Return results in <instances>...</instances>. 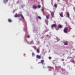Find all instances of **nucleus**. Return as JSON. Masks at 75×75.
<instances>
[{
  "label": "nucleus",
  "mask_w": 75,
  "mask_h": 75,
  "mask_svg": "<svg viewBox=\"0 0 75 75\" xmlns=\"http://www.w3.org/2000/svg\"><path fill=\"white\" fill-rule=\"evenodd\" d=\"M20 16L24 20V18L23 16V15H21L20 14H16L14 16V17H19Z\"/></svg>",
  "instance_id": "f257e3e1"
},
{
  "label": "nucleus",
  "mask_w": 75,
  "mask_h": 75,
  "mask_svg": "<svg viewBox=\"0 0 75 75\" xmlns=\"http://www.w3.org/2000/svg\"><path fill=\"white\" fill-rule=\"evenodd\" d=\"M37 52H38V53H40V50H39V49H37Z\"/></svg>",
  "instance_id": "f8f14e48"
},
{
  "label": "nucleus",
  "mask_w": 75,
  "mask_h": 75,
  "mask_svg": "<svg viewBox=\"0 0 75 75\" xmlns=\"http://www.w3.org/2000/svg\"><path fill=\"white\" fill-rule=\"evenodd\" d=\"M3 1L4 3H6V2H5V0H4Z\"/></svg>",
  "instance_id": "5701e85b"
},
{
  "label": "nucleus",
  "mask_w": 75,
  "mask_h": 75,
  "mask_svg": "<svg viewBox=\"0 0 75 75\" xmlns=\"http://www.w3.org/2000/svg\"><path fill=\"white\" fill-rule=\"evenodd\" d=\"M41 1H43V0H41Z\"/></svg>",
  "instance_id": "a878e982"
},
{
  "label": "nucleus",
  "mask_w": 75,
  "mask_h": 75,
  "mask_svg": "<svg viewBox=\"0 0 75 75\" xmlns=\"http://www.w3.org/2000/svg\"><path fill=\"white\" fill-rule=\"evenodd\" d=\"M41 7V5H39L38 6V8H40Z\"/></svg>",
  "instance_id": "a211bd4d"
},
{
  "label": "nucleus",
  "mask_w": 75,
  "mask_h": 75,
  "mask_svg": "<svg viewBox=\"0 0 75 75\" xmlns=\"http://www.w3.org/2000/svg\"><path fill=\"white\" fill-rule=\"evenodd\" d=\"M64 45H68V43H64Z\"/></svg>",
  "instance_id": "f3484780"
},
{
  "label": "nucleus",
  "mask_w": 75,
  "mask_h": 75,
  "mask_svg": "<svg viewBox=\"0 0 75 75\" xmlns=\"http://www.w3.org/2000/svg\"><path fill=\"white\" fill-rule=\"evenodd\" d=\"M44 11V9H42V11Z\"/></svg>",
  "instance_id": "4be33fe9"
},
{
  "label": "nucleus",
  "mask_w": 75,
  "mask_h": 75,
  "mask_svg": "<svg viewBox=\"0 0 75 75\" xmlns=\"http://www.w3.org/2000/svg\"><path fill=\"white\" fill-rule=\"evenodd\" d=\"M52 17H54V13L53 12H51Z\"/></svg>",
  "instance_id": "423d86ee"
},
{
  "label": "nucleus",
  "mask_w": 75,
  "mask_h": 75,
  "mask_svg": "<svg viewBox=\"0 0 75 75\" xmlns=\"http://www.w3.org/2000/svg\"><path fill=\"white\" fill-rule=\"evenodd\" d=\"M47 36H48V35H47Z\"/></svg>",
  "instance_id": "bb28decb"
},
{
  "label": "nucleus",
  "mask_w": 75,
  "mask_h": 75,
  "mask_svg": "<svg viewBox=\"0 0 75 75\" xmlns=\"http://www.w3.org/2000/svg\"><path fill=\"white\" fill-rule=\"evenodd\" d=\"M73 63H74V62H75V61H74L73 60Z\"/></svg>",
  "instance_id": "393cba45"
},
{
  "label": "nucleus",
  "mask_w": 75,
  "mask_h": 75,
  "mask_svg": "<svg viewBox=\"0 0 75 75\" xmlns=\"http://www.w3.org/2000/svg\"><path fill=\"white\" fill-rule=\"evenodd\" d=\"M49 17H50V15H48L46 16V18L47 19H49Z\"/></svg>",
  "instance_id": "9b49d317"
},
{
  "label": "nucleus",
  "mask_w": 75,
  "mask_h": 75,
  "mask_svg": "<svg viewBox=\"0 0 75 75\" xmlns=\"http://www.w3.org/2000/svg\"><path fill=\"white\" fill-rule=\"evenodd\" d=\"M63 13L62 12H61V13L59 14V15L61 17H63Z\"/></svg>",
  "instance_id": "6e6552de"
},
{
  "label": "nucleus",
  "mask_w": 75,
  "mask_h": 75,
  "mask_svg": "<svg viewBox=\"0 0 75 75\" xmlns=\"http://www.w3.org/2000/svg\"><path fill=\"white\" fill-rule=\"evenodd\" d=\"M58 27L59 28H60L61 29L62 28V25H61L60 24H59L58 26Z\"/></svg>",
  "instance_id": "20e7f679"
},
{
  "label": "nucleus",
  "mask_w": 75,
  "mask_h": 75,
  "mask_svg": "<svg viewBox=\"0 0 75 75\" xmlns=\"http://www.w3.org/2000/svg\"><path fill=\"white\" fill-rule=\"evenodd\" d=\"M8 21L9 23H11L12 21L10 19H8Z\"/></svg>",
  "instance_id": "9d476101"
},
{
  "label": "nucleus",
  "mask_w": 75,
  "mask_h": 75,
  "mask_svg": "<svg viewBox=\"0 0 75 75\" xmlns=\"http://www.w3.org/2000/svg\"><path fill=\"white\" fill-rule=\"evenodd\" d=\"M54 7H57V5L56 4H54Z\"/></svg>",
  "instance_id": "dca6fc26"
},
{
  "label": "nucleus",
  "mask_w": 75,
  "mask_h": 75,
  "mask_svg": "<svg viewBox=\"0 0 75 75\" xmlns=\"http://www.w3.org/2000/svg\"><path fill=\"white\" fill-rule=\"evenodd\" d=\"M67 16L68 17H69V12H67Z\"/></svg>",
  "instance_id": "4468645a"
},
{
  "label": "nucleus",
  "mask_w": 75,
  "mask_h": 75,
  "mask_svg": "<svg viewBox=\"0 0 75 75\" xmlns=\"http://www.w3.org/2000/svg\"><path fill=\"white\" fill-rule=\"evenodd\" d=\"M68 28L67 27H65L64 28V33H68Z\"/></svg>",
  "instance_id": "f03ea898"
},
{
  "label": "nucleus",
  "mask_w": 75,
  "mask_h": 75,
  "mask_svg": "<svg viewBox=\"0 0 75 75\" xmlns=\"http://www.w3.org/2000/svg\"><path fill=\"white\" fill-rule=\"evenodd\" d=\"M49 58L50 59H51V57H49Z\"/></svg>",
  "instance_id": "6ab92c4d"
},
{
  "label": "nucleus",
  "mask_w": 75,
  "mask_h": 75,
  "mask_svg": "<svg viewBox=\"0 0 75 75\" xmlns=\"http://www.w3.org/2000/svg\"><path fill=\"white\" fill-rule=\"evenodd\" d=\"M38 18H39V19H40V20H41V17H40V16H38Z\"/></svg>",
  "instance_id": "ddd939ff"
},
{
  "label": "nucleus",
  "mask_w": 75,
  "mask_h": 75,
  "mask_svg": "<svg viewBox=\"0 0 75 75\" xmlns=\"http://www.w3.org/2000/svg\"><path fill=\"white\" fill-rule=\"evenodd\" d=\"M57 25L56 24H53L51 26V28L52 29V30H54V27L55 28L57 27Z\"/></svg>",
  "instance_id": "7ed1b4c3"
},
{
  "label": "nucleus",
  "mask_w": 75,
  "mask_h": 75,
  "mask_svg": "<svg viewBox=\"0 0 75 75\" xmlns=\"http://www.w3.org/2000/svg\"><path fill=\"white\" fill-rule=\"evenodd\" d=\"M33 8L34 9H35L36 8H37V6H35V5H34L33 6Z\"/></svg>",
  "instance_id": "0eeeda50"
},
{
  "label": "nucleus",
  "mask_w": 75,
  "mask_h": 75,
  "mask_svg": "<svg viewBox=\"0 0 75 75\" xmlns=\"http://www.w3.org/2000/svg\"><path fill=\"white\" fill-rule=\"evenodd\" d=\"M5 0L6 2H8V0Z\"/></svg>",
  "instance_id": "412c9836"
},
{
  "label": "nucleus",
  "mask_w": 75,
  "mask_h": 75,
  "mask_svg": "<svg viewBox=\"0 0 75 75\" xmlns=\"http://www.w3.org/2000/svg\"><path fill=\"white\" fill-rule=\"evenodd\" d=\"M36 57L38 59H40L41 58V56L38 55H37L36 56Z\"/></svg>",
  "instance_id": "39448f33"
},
{
  "label": "nucleus",
  "mask_w": 75,
  "mask_h": 75,
  "mask_svg": "<svg viewBox=\"0 0 75 75\" xmlns=\"http://www.w3.org/2000/svg\"><path fill=\"white\" fill-rule=\"evenodd\" d=\"M32 56L33 57H34V56L35 55V54H34V52H32Z\"/></svg>",
  "instance_id": "2eb2a0df"
},
{
  "label": "nucleus",
  "mask_w": 75,
  "mask_h": 75,
  "mask_svg": "<svg viewBox=\"0 0 75 75\" xmlns=\"http://www.w3.org/2000/svg\"><path fill=\"white\" fill-rule=\"evenodd\" d=\"M28 38H30V36L28 35Z\"/></svg>",
  "instance_id": "b1692460"
},
{
  "label": "nucleus",
  "mask_w": 75,
  "mask_h": 75,
  "mask_svg": "<svg viewBox=\"0 0 75 75\" xmlns=\"http://www.w3.org/2000/svg\"><path fill=\"white\" fill-rule=\"evenodd\" d=\"M32 42H33V41H32Z\"/></svg>",
  "instance_id": "cd10ccee"
},
{
  "label": "nucleus",
  "mask_w": 75,
  "mask_h": 75,
  "mask_svg": "<svg viewBox=\"0 0 75 75\" xmlns=\"http://www.w3.org/2000/svg\"><path fill=\"white\" fill-rule=\"evenodd\" d=\"M48 68H52V67H48Z\"/></svg>",
  "instance_id": "aec40b11"
},
{
  "label": "nucleus",
  "mask_w": 75,
  "mask_h": 75,
  "mask_svg": "<svg viewBox=\"0 0 75 75\" xmlns=\"http://www.w3.org/2000/svg\"><path fill=\"white\" fill-rule=\"evenodd\" d=\"M44 60H42L41 61V63H42V64H44ZM40 62H39V63H41Z\"/></svg>",
  "instance_id": "1a4fd4ad"
}]
</instances>
